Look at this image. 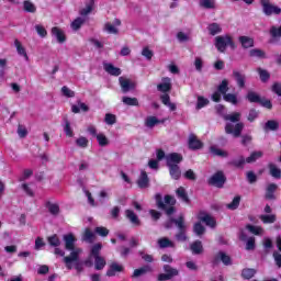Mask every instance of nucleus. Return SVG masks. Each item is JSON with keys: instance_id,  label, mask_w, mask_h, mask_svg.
Returning a JSON list of instances; mask_svg holds the SVG:
<instances>
[{"instance_id": "1", "label": "nucleus", "mask_w": 281, "mask_h": 281, "mask_svg": "<svg viewBox=\"0 0 281 281\" xmlns=\"http://www.w3.org/2000/svg\"><path fill=\"white\" fill-rule=\"evenodd\" d=\"M65 240V249L67 251H71L69 256L64 257V262L66 265V269L71 271L74 269V262L80 260V254H82V249H76V236L74 234L64 235Z\"/></svg>"}, {"instance_id": "2", "label": "nucleus", "mask_w": 281, "mask_h": 281, "mask_svg": "<svg viewBox=\"0 0 281 281\" xmlns=\"http://www.w3.org/2000/svg\"><path fill=\"white\" fill-rule=\"evenodd\" d=\"M224 120L226 122H231L226 124L225 132L228 135H233V137H240V134L243 133V128L245 126L243 125V123H237L240 122V113L235 112L232 114H226L224 115Z\"/></svg>"}, {"instance_id": "3", "label": "nucleus", "mask_w": 281, "mask_h": 281, "mask_svg": "<svg viewBox=\"0 0 281 281\" xmlns=\"http://www.w3.org/2000/svg\"><path fill=\"white\" fill-rule=\"evenodd\" d=\"M83 194L87 199V203L90 204L91 207H100V205H104L111 198V191L109 189L100 190L95 198H93V193L88 189H83Z\"/></svg>"}, {"instance_id": "4", "label": "nucleus", "mask_w": 281, "mask_h": 281, "mask_svg": "<svg viewBox=\"0 0 281 281\" xmlns=\"http://www.w3.org/2000/svg\"><path fill=\"white\" fill-rule=\"evenodd\" d=\"M156 205L159 210H166L167 212H175V204L177 200L172 195L161 196V193L155 195Z\"/></svg>"}, {"instance_id": "5", "label": "nucleus", "mask_w": 281, "mask_h": 281, "mask_svg": "<svg viewBox=\"0 0 281 281\" xmlns=\"http://www.w3.org/2000/svg\"><path fill=\"white\" fill-rule=\"evenodd\" d=\"M171 223H175L179 229L176 234V240H178V243H186V240H188V235H186L187 228L183 215H180L178 218H171Z\"/></svg>"}, {"instance_id": "6", "label": "nucleus", "mask_w": 281, "mask_h": 281, "mask_svg": "<svg viewBox=\"0 0 281 281\" xmlns=\"http://www.w3.org/2000/svg\"><path fill=\"white\" fill-rule=\"evenodd\" d=\"M215 47L218 52L223 54L225 49H227V47L234 49L236 47V44H234V40H232V36L221 35L215 37Z\"/></svg>"}, {"instance_id": "7", "label": "nucleus", "mask_w": 281, "mask_h": 281, "mask_svg": "<svg viewBox=\"0 0 281 281\" xmlns=\"http://www.w3.org/2000/svg\"><path fill=\"white\" fill-rule=\"evenodd\" d=\"M211 262L213 267L221 265V262L224 265V267H232L233 265L232 257L225 251H218L215 254Z\"/></svg>"}, {"instance_id": "8", "label": "nucleus", "mask_w": 281, "mask_h": 281, "mask_svg": "<svg viewBox=\"0 0 281 281\" xmlns=\"http://www.w3.org/2000/svg\"><path fill=\"white\" fill-rule=\"evenodd\" d=\"M260 1H261L263 14H266V16H271V14L281 13L280 7L271 4L269 0H260Z\"/></svg>"}, {"instance_id": "9", "label": "nucleus", "mask_w": 281, "mask_h": 281, "mask_svg": "<svg viewBox=\"0 0 281 281\" xmlns=\"http://www.w3.org/2000/svg\"><path fill=\"white\" fill-rule=\"evenodd\" d=\"M100 251H102V243L94 244L90 249L89 258L85 261L86 267H93L91 258L100 257Z\"/></svg>"}, {"instance_id": "10", "label": "nucleus", "mask_w": 281, "mask_h": 281, "mask_svg": "<svg viewBox=\"0 0 281 281\" xmlns=\"http://www.w3.org/2000/svg\"><path fill=\"white\" fill-rule=\"evenodd\" d=\"M210 186H214L215 188H223L225 186V175L223 171H217L209 179Z\"/></svg>"}, {"instance_id": "11", "label": "nucleus", "mask_w": 281, "mask_h": 281, "mask_svg": "<svg viewBox=\"0 0 281 281\" xmlns=\"http://www.w3.org/2000/svg\"><path fill=\"white\" fill-rule=\"evenodd\" d=\"M117 273H124V266L113 261L112 263H110L105 276H108V278H115Z\"/></svg>"}, {"instance_id": "12", "label": "nucleus", "mask_w": 281, "mask_h": 281, "mask_svg": "<svg viewBox=\"0 0 281 281\" xmlns=\"http://www.w3.org/2000/svg\"><path fill=\"white\" fill-rule=\"evenodd\" d=\"M50 34H52L53 38H55L56 42L59 43V45H63V43H67V35L65 34L63 29H60L58 26H54L50 30Z\"/></svg>"}, {"instance_id": "13", "label": "nucleus", "mask_w": 281, "mask_h": 281, "mask_svg": "<svg viewBox=\"0 0 281 281\" xmlns=\"http://www.w3.org/2000/svg\"><path fill=\"white\" fill-rule=\"evenodd\" d=\"M260 157H262V151H255L252 153L248 158L240 157L238 160H235V166H243V164H254L255 161H258V159H260Z\"/></svg>"}, {"instance_id": "14", "label": "nucleus", "mask_w": 281, "mask_h": 281, "mask_svg": "<svg viewBox=\"0 0 281 281\" xmlns=\"http://www.w3.org/2000/svg\"><path fill=\"white\" fill-rule=\"evenodd\" d=\"M119 82L121 85L123 93H128V91H133V89H135V81L126 77H120Z\"/></svg>"}, {"instance_id": "15", "label": "nucleus", "mask_w": 281, "mask_h": 281, "mask_svg": "<svg viewBox=\"0 0 281 281\" xmlns=\"http://www.w3.org/2000/svg\"><path fill=\"white\" fill-rule=\"evenodd\" d=\"M120 25H122V21H120V19H115L113 22L105 23L104 32L108 34H117L120 32Z\"/></svg>"}, {"instance_id": "16", "label": "nucleus", "mask_w": 281, "mask_h": 281, "mask_svg": "<svg viewBox=\"0 0 281 281\" xmlns=\"http://www.w3.org/2000/svg\"><path fill=\"white\" fill-rule=\"evenodd\" d=\"M166 161H167L168 167L179 166V164H181V161H183V156H181L178 153L168 154L166 156Z\"/></svg>"}, {"instance_id": "17", "label": "nucleus", "mask_w": 281, "mask_h": 281, "mask_svg": "<svg viewBox=\"0 0 281 281\" xmlns=\"http://www.w3.org/2000/svg\"><path fill=\"white\" fill-rule=\"evenodd\" d=\"M158 91H161L162 93H168L170 89H172V79L165 77L161 80V83L157 86Z\"/></svg>"}, {"instance_id": "18", "label": "nucleus", "mask_w": 281, "mask_h": 281, "mask_svg": "<svg viewBox=\"0 0 281 281\" xmlns=\"http://www.w3.org/2000/svg\"><path fill=\"white\" fill-rule=\"evenodd\" d=\"M103 68L106 74H110V76H120L122 74V69L115 67L111 63H103Z\"/></svg>"}, {"instance_id": "19", "label": "nucleus", "mask_w": 281, "mask_h": 281, "mask_svg": "<svg viewBox=\"0 0 281 281\" xmlns=\"http://www.w3.org/2000/svg\"><path fill=\"white\" fill-rule=\"evenodd\" d=\"M44 207L45 210H48V212H60V204L54 200H46L44 202Z\"/></svg>"}, {"instance_id": "20", "label": "nucleus", "mask_w": 281, "mask_h": 281, "mask_svg": "<svg viewBox=\"0 0 281 281\" xmlns=\"http://www.w3.org/2000/svg\"><path fill=\"white\" fill-rule=\"evenodd\" d=\"M233 78L235 79V82H237V86L239 87V89H244L245 80H246L245 74L238 70H234Z\"/></svg>"}, {"instance_id": "21", "label": "nucleus", "mask_w": 281, "mask_h": 281, "mask_svg": "<svg viewBox=\"0 0 281 281\" xmlns=\"http://www.w3.org/2000/svg\"><path fill=\"white\" fill-rule=\"evenodd\" d=\"M151 271L153 268L150 266H143L134 270L132 278H142V276H146V273H150Z\"/></svg>"}, {"instance_id": "22", "label": "nucleus", "mask_w": 281, "mask_h": 281, "mask_svg": "<svg viewBox=\"0 0 281 281\" xmlns=\"http://www.w3.org/2000/svg\"><path fill=\"white\" fill-rule=\"evenodd\" d=\"M198 218L202 222L205 223L207 227H216V220L212 217L210 214H206L204 216L199 215Z\"/></svg>"}, {"instance_id": "23", "label": "nucleus", "mask_w": 281, "mask_h": 281, "mask_svg": "<svg viewBox=\"0 0 281 281\" xmlns=\"http://www.w3.org/2000/svg\"><path fill=\"white\" fill-rule=\"evenodd\" d=\"M148 173H146V171L142 170L140 171V176L138 177L137 180V186L138 188L145 189L148 188Z\"/></svg>"}, {"instance_id": "24", "label": "nucleus", "mask_w": 281, "mask_h": 281, "mask_svg": "<svg viewBox=\"0 0 281 281\" xmlns=\"http://www.w3.org/2000/svg\"><path fill=\"white\" fill-rule=\"evenodd\" d=\"M190 249L192 254L195 256H199L203 254V243L201 240H195L190 245Z\"/></svg>"}, {"instance_id": "25", "label": "nucleus", "mask_w": 281, "mask_h": 281, "mask_svg": "<svg viewBox=\"0 0 281 281\" xmlns=\"http://www.w3.org/2000/svg\"><path fill=\"white\" fill-rule=\"evenodd\" d=\"M203 147V143H201V140H199L196 138V136L191 135L189 137V148H191V150H199V148Z\"/></svg>"}, {"instance_id": "26", "label": "nucleus", "mask_w": 281, "mask_h": 281, "mask_svg": "<svg viewBox=\"0 0 281 281\" xmlns=\"http://www.w3.org/2000/svg\"><path fill=\"white\" fill-rule=\"evenodd\" d=\"M157 124H164V121L157 119V116H147L145 120V126H147V128H155Z\"/></svg>"}, {"instance_id": "27", "label": "nucleus", "mask_w": 281, "mask_h": 281, "mask_svg": "<svg viewBox=\"0 0 281 281\" xmlns=\"http://www.w3.org/2000/svg\"><path fill=\"white\" fill-rule=\"evenodd\" d=\"M93 5H94V2L93 0H89L85 8H82L79 12V14L85 19V16L91 14V12H93Z\"/></svg>"}, {"instance_id": "28", "label": "nucleus", "mask_w": 281, "mask_h": 281, "mask_svg": "<svg viewBox=\"0 0 281 281\" xmlns=\"http://www.w3.org/2000/svg\"><path fill=\"white\" fill-rule=\"evenodd\" d=\"M86 21H87V18H82V16L75 19L70 24L71 30H74V32H78V30H80L82 25H85Z\"/></svg>"}, {"instance_id": "29", "label": "nucleus", "mask_w": 281, "mask_h": 281, "mask_svg": "<svg viewBox=\"0 0 281 281\" xmlns=\"http://www.w3.org/2000/svg\"><path fill=\"white\" fill-rule=\"evenodd\" d=\"M14 46L16 48V52L19 56H22L25 60H30V57L27 56V52L25 50V47L19 42V40L14 41Z\"/></svg>"}, {"instance_id": "30", "label": "nucleus", "mask_w": 281, "mask_h": 281, "mask_svg": "<svg viewBox=\"0 0 281 281\" xmlns=\"http://www.w3.org/2000/svg\"><path fill=\"white\" fill-rule=\"evenodd\" d=\"M94 269L97 271H102V269H104L106 267V259H104V257L100 256V257H94Z\"/></svg>"}, {"instance_id": "31", "label": "nucleus", "mask_w": 281, "mask_h": 281, "mask_svg": "<svg viewBox=\"0 0 281 281\" xmlns=\"http://www.w3.org/2000/svg\"><path fill=\"white\" fill-rule=\"evenodd\" d=\"M239 43L244 49H249V47H254V38L249 36H239Z\"/></svg>"}, {"instance_id": "32", "label": "nucleus", "mask_w": 281, "mask_h": 281, "mask_svg": "<svg viewBox=\"0 0 281 281\" xmlns=\"http://www.w3.org/2000/svg\"><path fill=\"white\" fill-rule=\"evenodd\" d=\"M95 139H97L99 146H101L102 148H104V146H109V144H110L109 137H106V135L102 132H100L95 135Z\"/></svg>"}, {"instance_id": "33", "label": "nucleus", "mask_w": 281, "mask_h": 281, "mask_svg": "<svg viewBox=\"0 0 281 281\" xmlns=\"http://www.w3.org/2000/svg\"><path fill=\"white\" fill-rule=\"evenodd\" d=\"M278 190V184L270 183L266 189V199H276V191Z\"/></svg>"}, {"instance_id": "34", "label": "nucleus", "mask_w": 281, "mask_h": 281, "mask_svg": "<svg viewBox=\"0 0 281 281\" xmlns=\"http://www.w3.org/2000/svg\"><path fill=\"white\" fill-rule=\"evenodd\" d=\"M82 240L85 243H93V240H95V234L93 232H91V228H86L85 233L82 235Z\"/></svg>"}, {"instance_id": "35", "label": "nucleus", "mask_w": 281, "mask_h": 281, "mask_svg": "<svg viewBox=\"0 0 281 281\" xmlns=\"http://www.w3.org/2000/svg\"><path fill=\"white\" fill-rule=\"evenodd\" d=\"M199 4L200 8H204L205 10H214V8H216L215 0H200Z\"/></svg>"}, {"instance_id": "36", "label": "nucleus", "mask_w": 281, "mask_h": 281, "mask_svg": "<svg viewBox=\"0 0 281 281\" xmlns=\"http://www.w3.org/2000/svg\"><path fill=\"white\" fill-rule=\"evenodd\" d=\"M158 245L160 249H166L168 247H175V243L170 240L168 237H162L158 239Z\"/></svg>"}, {"instance_id": "37", "label": "nucleus", "mask_w": 281, "mask_h": 281, "mask_svg": "<svg viewBox=\"0 0 281 281\" xmlns=\"http://www.w3.org/2000/svg\"><path fill=\"white\" fill-rule=\"evenodd\" d=\"M164 271L167 276H170L171 279L179 276V270L177 268H172L170 265H165Z\"/></svg>"}, {"instance_id": "38", "label": "nucleus", "mask_w": 281, "mask_h": 281, "mask_svg": "<svg viewBox=\"0 0 281 281\" xmlns=\"http://www.w3.org/2000/svg\"><path fill=\"white\" fill-rule=\"evenodd\" d=\"M256 276V269L252 268H246L241 271V278L244 280H251Z\"/></svg>"}, {"instance_id": "39", "label": "nucleus", "mask_w": 281, "mask_h": 281, "mask_svg": "<svg viewBox=\"0 0 281 281\" xmlns=\"http://www.w3.org/2000/svg\"><path fill=\"white\" fill-rule=\"evenodd\" d=\"M269 170H270L271 177H273L274 179H281V170L280 168H278V166L270 164Z\"/></svg>"}, {"instance_id": "40", "label": "nucleus", "mask_w": 281, "mask_h": 281, "mask_svg": "<svg viewBox=\"0 0 281 281\" xmlns=\"http://www.w3.org/2000/svg\"><path fill=\"white\" fill-rule=\"evenodd\" d=\"M170 177L173 179H179L181 177V169L179 168V165L169 167Z\"/></svg>"}, {"instance_id": "41", "label": "nucleus", "mask_w": 281, "mask_h": 281, "mask_svg": "<svg viewBox=\"0 0 281 281\" xmlns=\"http://www.w3.org/2000/svg\"><path fill=\"white\" fill-rule=\"evenodd\" d=\"M176 194L178 199H180V201L188 203V192H186V189L183 187L178 188Z\"/></svg>"}, {"instance_id": "42", "label": "nucleus", "mask_w": 281, "mask_h": 281, "mask_svg": "<svg viewBox=\"0 0 281 281\" xmlns=\"http://www.w3.org/2000/svg\"><path fill=\"white\" fill-rule=\"evenodd\" d=\"M193 232L196 236H203V234H205V226H203V224H201V222H196L193 225Z\"/></svg>"}, {"instance_id": "43", "label": "nucleus", "mask_w": 281, "mask_h": 281, "mask_svg": "<svg viewBox=\"0 0 281 281\" xmlns=\"http://www.w3.org/2000/svg\"><path fill=\"white\" fill-rule=\"evenodd\" d=\"M47 241L50 247H60V238H58V235L56 234L47 237Z\"/></svg>"}, {"instance_id": "44", "label": "nucleus", "mask_w": 281, "mask_h": 281, "mask_svg": "<svg viewBox=\"0 0 281 281\" xmlns=\"http://www.w3.org/2000/svg\"><path fill=\"white\" fill-rule=\"evenodd\" d=\"M209 32L212 34V36H216V34H221L222 29L218 23H212L209 25Z\"/></svg>"}, {"instance_id": "45", "label": "nucleus", "mask_w": 281, "mask_h": 281, "mask_svg": "<svg viewBox=\"0 0 281 281\" xmlns=\"http://www.w3.org/2000/svg\"><path fill=\"white\" fill-rule=\"evenodd\" d=\"M76 146H78V148H87L89 146V139L85 136H80L76 139Z\"/></svg>"}, {"instance_id": "46", "label": "nucleus", "mask_w": 281, "mask_h": 281, "mask_svg": "<svg viewBox=\"0 0 281 281\" xmlns=\"http://www.w3.org/2000/svg\"><path fill=\"white\" fill-rule=\"evenodd\" d=\"M22 190L27 194V196H34V184L33 183H23Z\"/></svg>"}, {"instance_id": "47", "label": "nucleus", "mask_w": 281, "mask_h": 281, "mask_svg": "<svg viewBox=\"0 0 281 281\" xmlns=\"http://www.w3.org/2000/svg\"><path fill=\"white\" fill-rule=\"evenodd\" d=\"M123 103L127 106H137L139 104V101H137V98L124 97Z\"/></svg>"}, {"instance_id": "48", "label": "nucleus", "mask_w": 281, "mask_h": 281, "mask_svg": "<svg viewBox=\"0 0 281 281\" xmlns=\"http://www.w3.org/2000/svg\"><path fill=\"white\" fill-rule=\"evenodd\" d=\"M23 8L25 12H31V13L36 12V5H34V3H32V1L30 0H26L23 2Z\"/></svg>"}, {"instance_id": "49", "label": "nucleus", "mask_w": 281, "mask_h": 281, "mask_svg": "<svg viewBox=\"0 0 281 281\" xmlns=\"http://www.w3.org/2000/svg\"><path fill=\"white\" fill-rule=\"evenodd\" d=\"M61 94L64 95V98H76V92L69 89V87L67 86H64L61 88Z\"/></svg>"}, {"instance_id": "50", "label": "nucleus", "mask_w": 281, "mask_h": 281, "mask_svg": "<svg viewBox=\"0 0 281 281\" xmlns=\"http://www.w3.org/2000/svg\"><path fill=\"white\" fill-rule=\"evenodd\" d=\"M246 229H248V232H250V234H254L255 236H260V234L262 232L261 227L254 226L251 224H247Z\"/></svg>"}, {"instance_id": "51", "label": "nucleus", "mask_w": 281, "mask_h": 281, "mask_svg": "<svg viewBox=\"0 0 281 281\" xmlns=\"http://www.w3.org/2000/svg\"><path fill=\"white\" fill-rule=\"evenodd\" d=\"M126 217L131 221L133 225H140L139 217H137V214H135V212H128Z\"/></svg>"}, {"instance_id": "52", "label": "nucleus", "mask_w": 281, "mask_h": 281, "mask_svg": "<svg viewBox=\"0 0 281 281\" xmlns=\"http://www.w3.org/2000/svg\"><path fill=\"white\" fill-rule=\"evenodd\" d=\"M260 221H262V223H265L266 225H269L271 223H273L276 221V215L274 214H270V215H260Z\"/></svg>"}, {"instance_id": "53", "label": "nucleus", "mask_w": 281, "mask_h": 281, "mask_svg": "<svg viewBox=\"0 0 281 281\" xmlns=\"http://www.w3.org/2000/svg\"><path fill=\"white\" fill-rule=\"evenodd\" d=\"M238 205H240V195L235 196L232 203L227 204V210H237Z\"/></svg>"}, {"instance_id": "54", "label": "nucleus", "mask_w": 281, "mask_h": 281, "mask_svg": "<svg viewBox=\"0 0 281 281\" xmlns=\"http://www.w3.org/2000/svg\"><path fill=\"white\" fill-rule=\"evenodd\" d=\"M228 85H229V82L227 81V79H224L222 81V83L220 85L218 92L222 93V95H226L227 94V91L229 89Z\"/></svg>"}, {"instance_id": "55", "label": "nucleus", "mask_w": 281, "mask_h": 281, "mask_svg": "<svg viewBox=\"0 0 281 281\" xmlns=\"http://www.w3.org/2000/svg\"><path fill=\"white\" fill-rule=\"evenodd\" d=\"M224 100L225 102H229L231 104H238V97H236V94H224Z\"/></svg>"}, {"instance_id": "56", "label": "nucleus", "mask_w": 281, "mask_h": 281, "mask_svg": "<svg viewBox=\"0 0 281 281\" xmlns=\"http://www.w3.org/2000/svg\"><path fill=\"white\" fill-rule=\"evenodd\" d=\"M94 232L99 236H102V238H106V236H109V228L103 227V226L95 227Z\"/></svg>"}, {"instance_id": "57", "label": "nucleus", "mask_w": 281, "mask_h": 281, "mask_svg": "<svg viewBox=\"0 0 281 281\" xmlns=\"http://www.w3.org/2000/svg\"><path fill=\"white\" fill-rule=\"evenodd\" d=\"M207 104H210V100L203 97H198V103H196L198 111L203 109L204 106H207Z\"/></svg>"}, {"instance_id": "58", "label": "nucleus", "mask_w": 281, "mask_h": 281, "mask_svg": "<svg viewBox=\"0 0 281 281\" xmlns=\"http://www.w3.org/2000/svg\"><path fill=\"white\" fill-rule=\"evenodd\" d=\"M104 122L109 126H113V124H115V122H117V119L115 117V114L108 113V114H105Z\"/></svg>"}, {"instance_id": "59", "label": "nucleus", "mask_w": 281, "mask_h": 281, "mask_svg": "<svg viewBox=\"0 0 281 281\" xmlns=\"http://www.w3.org/2000/svg\"><path fill=\"white\" fill-rule=\"evenodd\" d=\"M211 153L212 155H214L215 157H225L227 156V153L223 151L222 149H220L216 146H212L211 147Z\"/></svg>"}, {"instance_id": "60", "label": "nucleus", "mask_w": 281, "mask_h": 281, "mask_svg": "<svg viewBox=\"0 0 281 281\" xmlns=\"http://www.w3.org/2000/svg\"><path fill=\"white\" fill-rule=\"evenodd\" d=\"M64 132L67 135V137L74 136V130H71V123H69L67 120L65 121Z\"/></svg>"}, {"instance_id": "61", "label": "nucleus", "mask_w": 281, "mask_h": 281, "mask_svg": "<svg viewBox=\"0 0 281 281\" xmlns=\"http://www.w3.org/2000/svg\"><path fill=\"white\" fill-rule=\"evenodd\" d=\"M249 54L252 58H265V52L258 48L251 49Z\"/></svg>"}, {"instance_id": "62", "label": "nucleus", "mask_w": 281, "mask_h": 281, "mask_svg": "<svg viewBox=\"0 0 281 281\" xmlns=\"http://www.w3.org/2000/svg\"><path fill=\"white\" fill-rule=\"evenodd\" d=\"M279 124L276 121H268L265 125L266 131H277Z\"/></svg>"}, {"instance_id": "63", "label": "nucleus", "mask_w": 281, "mask_h": 281, "mask_svg": "<svg viewBox=\"0 0 281 281\" xmlns=\"http://www.w3.org/2000/svg\"><path fill=\"white\" fill-rule=\"evenodd\" d=\"M247 100H249L250 102H258V103H260L261 98L256 92H251L250 91L247 94Z\"/></svg>"}, {"instance_id": "64", "label": "nucleus", "mask_w": 281, "mask_h": 281, "mask_svg": "<svg viewBox=\"0 0 281 281\" xmlns=\"http://www.w3.org/2000/svg\"><path fill=\"white\" fill-rule=\"evenodd\" d=\"M270 34H271V36H273L274 38L278 37V36H281V26H280V27L272 26V27L270 29Z\"/></svg>"}]
</instances>
